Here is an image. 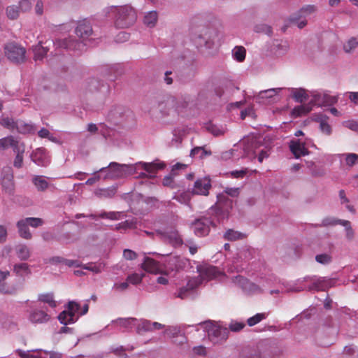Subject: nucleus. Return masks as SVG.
<instances>
[{
    "label": "nucleus",
    "instance_id": "obj_1",
    "mask_svg": "<svg viewBox=\"0 0 358 358\" xmlns=\"http://www.w3.org/2000/svg\"><path fill=\"white\" fill-rule=\"evenodd\" d=\"M336 280L332 278L326 277H318L316 275L306 276L296 280L292 285L283 283V286L286 288V292H301L307 289L308 291H325L326 289L334 287Z\"/></svg>",
    "mask_w": 358,
    "mask_h": 358
},
{
    "label": "nucleus",
    "instance_id": "obj_2",
    "mask_svg": "<svg viewBox=\"0 0 358 358\" xmlns=\"http://www.w3.org/2000/svg\"><path fill=\"white\" fill-rule=\"evenodd\" d=\"M192 39L199 45L211 48L220 41L219 32L205 25L193 26L191 28Z\"/></svg>",
    "mask_w": 358,
    "mask_h": 358
},
{
    "label": "nucleus",
    "instance_id": "obj_3",
    "mask_svg": "<svg viewBox=\"0 0 358 358\" xmlns=\"http://www.w3.org/2000/svg\"><path fill=\"white\" fill-rule=\"evenodd\" d=\"M99 171L106 173L103 176L104 180H115L135 174L136 173V166L134 164L110 162L108 166L101 168Z\"/></svg>",
    "mask_w": 358,
    "mask_h": 358
},
{
    "label": "nucleus",
    "instance_id": "obj_4",
    "mask_svg": "<svg viewBox=\"0 0 358 358\" xmlns=\"http://www.w3.org/2000/svg\"><path fill=\"white\" fill-rule=\"evenodd\" d=\"M115 14V24L117 28L124 29L133 25L136 19V10L129 5L109 8Z\"/></svg>",
    "mask_w": 358,
    "mask_h": 358
},
{
    "label": "nucleus",
    "instance_id": "obj_5",
    "mask_svg": "<svg viewBox=\"0 0 358 358\" xmlns=\"http://www.w3.org/2000/svg\"><path fill=\"white\" fill-rule=\"evenodd\" d=\"M271 279L262 280L260 285H257L243 276L237 275L233 278V282L241 287L247 294H263L268 287H271Z\"/></svg>",
    "mask_w": 358,
    "mask_h": 358
},
{
    "label": "nucleus",
    "instance_id": "obj_6",
    "mask_svg": "<svg viewBox=\"0 0 358 358\" xmlns=\"http://www.w3.org/2000/svg\"><path fill=\"white\" fill-rule=\"evenodd\" d=\"M202 325L208 334L209 340L214 344L225 341L228 337L229 330L226 327L211 322H206Z\"/></svg>",
    "mask_w": 358,
    "mask_h": 358
},
{
    "label": "nucleus",
    "instance_id": "obj_7",
    "mask_svg": "<svg viewBox=\"0 0 358 358\" xmlns=\"http://www.w3.org/2000/svg\"><path fill=\"white\" fill-rule=\"evenodd\" d=\"M80 308V305L78 303L74 301H69L66 309L58 315L59 321L64 325L75 323L81 316L80 312H79Z\"/></svg>",
    "mask_w": 358,
    "mask_h": 358
},
{
    "label": "nucleus",
    "instance_id": "obj_8",
    "mask_svg": "<svg viewBox=\"0 0 358 358\" xmlns=\"http://www.w3.org/2000/svg\"><path fill=\"white\" fill-rule=\"evenodd\" d=\"M7 58L15 64H21L25 61L26 50L15 43H8L4 48Z\"/></svg>",
    "mask_w": 358,
    "mask_h": 358
},
{
    "label": "nucleus",
    "instance_id": "obj_9",
    "mask_svg": "<svg viewBox=\"0 0 358 358\" xmlns=\"http://www.w3.org/2000/svg\"><path fill=\"white\" fill-rule=\"evenodd\" d=\"M176 97L173 96H167L158 103V110L161 114V117H176L178 113L176 108Z\"/></svg>",
    "mask_w": 358,
    "mask_h": 358
},
{
    "label": "nucleus",
    "instance_id": "obj_10",
    "mask_svg": "<svg viewBox=\"0 0 358 358\" xmlns=\"http://www.w3.org/2000/svg\"><path fill=\"white\" fill-rule=\"evenodd\" d=\"M211 225H215L214 219L203 217L196 220L192 224L191 228L196 236H204L208 234Z\"/></svg>",
    "mask_w": 358,
    "mask_h": 358
},
{
    "label": "nucleus",
    "instance_id": "obj_11",
    "mask_svg": "<svg viewBox=\"0 0 358 358\" xmlns=\"http://www.w3.org/2000/svg\"><path fill=\"white\" fill-rule=\"evenodd\" d=\"M156 234L162 241L174 246H178L182 244V238L175 229L167 228L164 231L157 230Z\"/></svg>",
    "mask_w": 358,
    "mask_h": 358
},
{
    "label": "nucleus",
    "instance_id": "obj_12",
    "mask_svg": "<svg viewBox=\"0 0 358 358\" xmlns=\"http://www.w3.org/2000/svg\"><path fill=\"white\" fill-rule=\"evenodd\" d=\"M197 271L202 282L211 280L223 275L217 267L212 265H200L197 266Z\"/></svg>",
    "mask_w": 358,
    "mask_h": 358
},
{
    "label": "nucleus",
    "instance_id": "obj_13",
    "mask_svg": "<svg viewBox=\"0 0 358 358\" xmlns=\"http://www.w3.org/2000/svg\"><path fill=\"white\" fill-rule=\"evenodd\" d=\"M224 198V195L218 196V203L217 204L216 208L215 209H210V211L211 215L215 214V218H216L219 222L228 217L229 210L231 208V201L228 199L226 200L225 204L222 206L221 201Z\"/></svg>",
    "mask_w": 358,
    "mask_h": 358
},
{
    "label": "nucleus",
    "instance_id": "obj_14",
    "mask_svg": "<svg viewBox=\"0 0 358 358\" xmlns=\"http://www.w3.org/2000/svg\"><path fill=\"white\" fill-rule=\"evenodd\" d=\"M31 159L35 164L41 166H47L50 162L46 150L43 148L34 150L31 155Z\"/></svg>",
    "mask_w": 358,
    "mask_h": 358
},
{
    "label": "nucleus",
    "instance_id": "obj_15",
    "mask_svg": "<svg viewBox=\"0 0 358 358\" xmlns=\"http://www.w3.org/2000/svg\"><path fill=\"white\" fill-rule=\"evenodd\" d=\"M3 172L2 187L6 193L12 194L15 189L12 170L10 168H6L3 169Z\"/></svg>",
    "mask_w": 358,
    "mask_h": 358
},
{
    "label": "nucleus",
    "instance_id": "obj_16",
    "mask_svg": "<svg viewBox=\"0 0 358 358\" xmlns=\"http://www.w3.org/2000/svg\"><path fill=\"white\" fill-rule=\"evenodd\" d=\"M201 284H202V280L199 275L197 277L190 278L188 280L187 285L180 289L177 296L182 299H185L188 296L189 291L196 289Z\"/></svg>",
    "mask_w": 358,
    "mask_h": 358
},
{
    "label": "nucleus",
    "instance_id": "obj_17",
    "mask_svg": "<svg viewBox=\"0 0 358 358\" xmlns=\"http://www.w3.org/2000/svg\"><path fill=\"white\" fill-rule=\"evenodd\" d=\"M134 165L136 166V171L141 167L150 174H155L158 170L163 169L166 164L164 162L155 161L151 163L139 162Z\"/></svg>",
    "mask_w": 358,
    "mask_h": 358
},
{
    "label": "nucleus",
    "instance_id": "obj_18",
    "mask_svg": "<svg viewBox=\"0 0 358 358\" xmlns=\"http://www.w3.org/2000/svg\"><path fill=\"white\" fill-rule=\"evenodd\" d=\"M210 187L211 185L209 179L206 178L198 179L194 182L192 194L206 196Z\"/></svg>",
    "mask_w": 358,
    "mask_h": 358
},
{
    "label": "nucleus",
    "instance_id": "obj_19",
    "mask_svg": "<svg viewBox=\"0 0 358 358\" xmlns=\"http://www.w3.org/2000/svg\"><path fill=\"white\" fill-rule=\"evenodd\" d=\"M23 121H14L13 119L8 117H3L0 120V124L3 127L10 130H17L20 133L25 134L27 129H22Z\"/></svg>",
    "mask_w": 358,
    "mask_h": 358
},
{
    "label": "nucleus",
    "instance_id": "obj_20",
    "mask_svg": "<svg viewBox=\"0 0 358 358\" xmlns=\"http://www.w3.org/2000/svg\"><path fill=\"white\" fill-rule=\"evenodd\" d=\"M282 90V88H271L262 90L254 96V99L257 103H265L266 102L269 101L271 99L274 97Z\"/></svg>",
    "mask_w": 358,
    "mask_h": 358
},
{
    "label": "nucleus",
    "instance_id": "obj_21",
    "mask_svg": "<svg viewBox=\"0 0 358 358\" xmlns=\"http://www.w3.org/2000/svg\"><path fill=\"white\" fill-rule=\"evenodd\" d=\"M164 326L157 322H151L147 320H143L136 324V331L138 334L145 331H153L155 330L161 329Z\"/></svg>",
    "mask_w": 358,
    "mask_h": 358
},
{
    "label": "nucleus",
    "instance_id": "obj_22",
    "mask_svg": "<svg viewBox=\"0 0 358 358\" xmlns=\"http://www.w3.org/2000/svg\"><path fill=\"white\" fill-rule=\"evenodd\" d=\"M289 147L292 153L297 159L309 153L308 149L305 147L304 143L301 142L299 140L294 139L290 141Z\"/></svg>",
    "mask_w": 358,
    "mask_h": 358
},
{
    "label": "nucleus",
    "instance_id": "obj_23",
    "mask_svg": "<svg viewBox=\"0 0 358 358\" xmlns=\"http://www.w3.org/2000/svg\"><path fill=\"white\" fill-rule=\"evenodd\" d=\"M92 26L87 21L80 22L76 29V35L83 39L88 38L92 34Z\"/></svg>",
    "mask_w": 358,
    "mask_h": 358
},
{
    "label": "nucleus",
    "instance_id": "obj_24",
    "mask_svg": "<svg viewBox=\"0 0 358 358\" xmlns=\"http://www.w3.org/2000/svg\"><path fill=\"white\" fill-rule=\"evenodd\" d=\"M141 267L144 271L152 273H158L162 272L159 263L148 257H145L144 258V261L141 264Z\"/></svg>",
    "mask_w": 358,
    "mask_h": 358
},
{
    "label": "nucleus",
    "instance_id": "obj_25",
    "mask_svg": "<svg viewBox=\"0 0 358 358\" xmlns=\"http://www.w3.org/2000/svg\"><path fill=\"white\" fill-rule=\"evenodd\" d=\"M10 273L8 271L0 270V293L5 294H15L16 293L15 288L8 287L4 281L10 276Z\"/></svg>",
    "mask_w": 358,
    "mask_h": 358
},
{
    "label": "nucleus",
    "instance_id": "obj_26",
    "mask_svg": "<svg viewBox=\"0 0 358 358\" xmlns=\"http://www.w3.org/2000/svg\"><path fill=\"white\" fill-rule=\"evenodd\" d=\"M57 47L69 50H78L81 45L80 43L77 42L72 38H64L63 40H57L55 43Z\"/></svg>",
    "mask_w": 358,
    "mask_h": 358
},
{
    "label": "nucleus",
    "instance_id": "obj_27",
    "mask_svg": "<svg viewBox=\"0 0 358 358\" xmlns=\"http://www.w3.org/2000/svg\"><path fill=\"white\" fill-rule=\"evenodd\" d=\"M29 320L33 323L47 322L50 317L45 311L41 310H34L29 315Z\"/></svg>",
    "mask_w": 358,
    "mask_h": 358
},
{
    "label": "nucleus",
    "instance_id": "obj_28",
    "mask_svg": "<svg viewBox=\"0 0 358 358\" xmlns=\"http://www.w3.org/2000/svg\"><path fill=\"white\" fill-rule=\"evenodd\" d=\"M192 101V96L187 94H181L176 97V108L178 114L185 109Z\"/></svg>",
    "mask_w": 358,
    "mask_h": 358
},
{
    "label": "nucleus",
    "instance_id": "obj_29",
    "mask_svg": "<svg viewBox=\"0 0 358 358\" xmlns=\"http://www.w3.org/2000/svg\"><path fill=\"white\" fill-rule=\"evenodd\" d=\"M28 227L29 224L24 219H22L17 222V227L20 237L27 240H30L32 238V235L29 231Z\"/></svg>",
    "mask_w": 358,
    "mask_h": 358
},
{
    "label": "nucleus",
    "instance_id": "obj_30",
    "mask_svg": "<svg viewBox=\"0 0 358 358\" xmlns=\"http://www.w3.org/2000/svg\"><path fill=\"white\" fill-rule=\"evenodd\" d=\"M31 182L38 192H45L49 187V183L43 176H33Z\"/></svg>",
    "mask_w": 358,
    "mask_h": 358
},
{
    "label": "nucleus",
    "instance_id": "obj_31",
    "mask_svg": "<svg viewBox=\"0 0 358 358\" xmlns=\"http://www.w3.org/2000/svg\"><path fill=\"white\" fill-rule=\"evenodd\" d=\"M255 254L256 250L254 248L249 246H243L239 249L237 255L241 260L249 261L255 257Z\"/></svg>",
    "mask_w": 358,
    "mask_h": 358
},
{
    "label": "nucleus",
    "instance_id": "obj_32",
    "mask_svg": "<svg viewBox=\"0 0 358 358\" xmlns=\"http://www.w3.org/2000/svg\"><path fill=\"white\" fill-rule=\"evenodd\" d=\"M290 91L293 99L298 103L305 102L309 98L306 90L303 88H292Z\"/></svg>",
    "mask_w": 358,
    "mask_h": 358
},
{
    "label": "nucleus",
    "instance_id": "obj_33",
    "mask_svg": "<svg viewBox=\"0 0 358 358\" xmlns=\"http://www.w3.org/2000/svg\"><path fill=\"white\" fill-rule=\"evenodd\" d=\"M13 272L20 277L28 275L31 273L29 265L27 263L15 264L13 266Z\"/></svg>",
    "mask_w": 358,
    "mask_h": 358
},
{
    "label": "nucleus",
    "instance_id": "obj_34",
    "mask_svg": "<svg viewBox=\"0 0 358 358\" xmlns=\"http://www.w3.org/2000/svg\"><path fill=\"white\" fill-rule=\"evenodd\" d=\"M15 252L17 257L22 261L27 260L31 256L30 249L24 244L17 245L15 248Z\"/></svg>",
    "mask_w": 358,
    "mask_h": 358
},
{
    "label": "nucleus",
    "instance_id": "obj_35",
    "mask_svg": "<svg viewBox=\"0 0 358 358\" xmlns=\"http://www.w3.org/2000/svg\"><path fill=\"white\" fill-rule=\"evenodd\" d=\"M223 237L225 240L229 241H236L238 240H242L245 238V234L234 229H228L224 234Z\"/></svg>",
    "mask_w": 358,
    "mask_h": 358
},
{
    "label": "nucleus",
    "instance_id": "obj_36",
    "mask_svg": "<svg viewBox=\"0 0 358 358\" xmlns=\"http://www.w3.org/2000/svg\"><path fill=\"white\" fill-rule=\"evenodd\" d=\"M158 20L157 11L152 10L145 13L143 19L144 24L148 27H154Z\"/></svg>",
    "mask_w": 358,
    "mask_h": 358
},
{
    "label": "nucleus",
    "instance_id": "obj_37",
    "mask_svg": "<svg viewBox=\"0 0 358 358\" xmlns=\"http://www.w3.org/2000/svg\"><path fill=\"white\" fill-rule=\"evenodd\" d=\"M105 266L106 265L103 262H91L86 264H83L82 268L97 274L101 273L104 270Z\"/></svg>",
    "mask_w": 358,
    "mask_h": 358
},
{
    "label": "nucleus",
    "instance_id": "obj_38",
    "mask_svg": "<svg viewBox=\"0 0 358 358\" xmlns=\"http://www.w3.org/2000/svg\"><path fill=\"white\" fill-rule=\"evenodd\" d=\"M232 57L238 62H243L246 56V50L243 46H235L231 52Z\"/></svg>",
    "mask_w": 358,
    "mask_h": 358
},
{
    "label": "nucleus",
    "instance_id": "obj_39",
    "mask_svg": "<svg viewBox=\"0 0 358 358\" xmlns=\"http://www.w3.org/2000/svg\"><path fill=\"white\" fill-rule=\"evenodd\" d=\"M326 95L327 92H312L311 96L313 99H311L310 103L319 106H324Z\"/></svg>",
    "mask_w": 358,
    "mask_h": 358
},
{
    "label": "nucleus",
    "instance_id": "obj_40",
    "mask_svg": "<svg viewBox=\"0 0 358 358\" xmlns=\"http://www.w3.org/2000/svg\"><path fill=\"white\" fill-rule=\"evenodd\" d=\"M180 258L178 257H170L166 262L165 268L166 271H176L180 268Z\"/></svg>",
    "mask_w": 358,
    "mask_h": 358
},
{
    "label": "nucleus",
    "instance_id": "obj_41",
    "mask_svg": "<svg viewBox=\"0 0 358 358\" xmlns=\"http://www.w3.org/2000/svg\"><path fill=\"white\" fill-rule=\"evenodd\" d=\"M312 110L311 103L306 105H300L295 107L292 111V114L294 117H299L303 115H306Z\"/></svg>",
    "mask_w": 358,
    "mask_h": 358
},
{
    "label": "nucleus",
    "instance_id": "obj_42",
    "mask_svg": "<svg viewBox=\"0 0 358 358\" xmlns=\"http://www.w3.org/2000/svg\"><path fill=\"white\" fill-rule=\"evenodd\" d=\"M338 223L345 227L346 238L352 241L355 237V231L351 227L350 222L345 220H338Z\"/></svg>",
    "mask_w": 358,
    "mask_h": 358
},
{
    "label": "nucleus",
    "instance_id": "obj_43",
    "mask_svg": "<svg viewBox=\"0 0 358 358\" xmlns=\"http://www.w3.org/2000/svg\"><path fill=\"white\" fill-rule=\"evenodd\" d=\"M206 129L215 136L223 135L226 131V129L224 127L218 126L210 122L206 124Z\"/></svg>",
    "mask_w": 358,
    "mask_h": 358
},
{
    "label": "nucleus",
    "instance_id": "obj_44",
    "mask_svg": "<svg viewBox=\"0 0 358 358\" xmlns=\"http://www.w3.org/2000/svg\"><path fill=\"white\" fill-rule=\"evenodd\" d=\"M33 51L35 61L42 60L48 52L47 48L42 46L41 42L34 48Z\"/></svg>",
    "mask_w": 358,
    "mask_h": 358
},
{
    "label": "nucleus",
    "instance_id": "obj_45",
    "mask_svg": "<svg viewBox=\"0 0 358 358\" xmlns=\"http://www.w3.org/2000/svg\"><path fill=\"white\" fill-rule=\"evenodd\" d=\"M38 299L40 301L48 303L52 308L57 306V303L54 299L52 293L41 294L38 295Z\"/></svg>",
    "mask_w": 358,
    "mask_h": 358
},
{
    "label": "nucleus",
    "instance_id": "obj_46",
    "mask_svg": "<svg viewBox=\"0 0 358 358\" xmlns=\"http://www.w3.org/2000/svg\"><path fill=\"white\" fill-rule=\"evenodd\" d=\"M358 47V36L352 37L343 45V50L347 53L352 52Z\"/></svg>",
    "mask_w": 358,
    "mask_h": 358
},
{
    "label": "nucleus",
    "instance_id": "obj_47",
    "mask_svg": "<svg viewBox=\"0 0 358 358\" xmlns=\"http://www.w3.org/2000/svg\"><path fill=\"white\" fill-rule=\"evenodd\" d=\"M339 199L341 201V203L342 205H345V208L352 213H355V209L352 205L350 203L349 199L347 198L345 195V192L344 190L341 189L339 191Z\"/></svg>",
    "mask_w": 358,
    "mask_h": 358
},
{
    "label": "nucleus",
    "instance_id": "obj_48",
    "mask_svg": "<svg viewBox=\"0 0 358 358\" xmlns=\"http://www.w3.org/2000/svg\"><path fill=\"white\" fill-rule=\"evenodd\" d=\"M13 145L10 148L13 149L15 154H24L25 152V145L24 143L18 140L17 138H13Z\"/></svg>",
    "mask_w": 358,
    "mask_h": 358
},
{
    "label": "nucleus",
    "instance_id": "obj_49",
    "mask_svg": "<svg viewBox=\"0 0 358 358\" xmlns=\"http://www.w3.org/2000/svg\"><path fill=\"white\" fill-rule=\"evenodd\" d=\"M267 315L268 314L266 313H257L254 316L249 317L247 320V323L250 327L255 326L263 320L266 319Z\"/></svg>",
    "mask_w": 358,
    "mask_h": 358
},
{
    "label": "nucleus",
    "instance_id": "obj_50",
    "mask_svg": "<svg viewBox=\"0 0 358 358\" xmlns=\"http://www.w3.org/2000/svg\"><path fill=\"white\" fill-rule=\"evenodd\" d=\"M123 215L122 212L120 211H110V212H103L99 214V217L103 219H108L110 220H118L121 218V215Z\"/></svg>",
    "mask_w": 358,
    "mask_h": 358
},
{
    "label": "nucleus",
    "instance_id": "obj_51",
    "mask_svg": "<svg viewBox=\"0 0 358 358\" xmlns=\"http://www.w3.org/2000/svg\"><path fill=\"white\" fill-rule=\"evenodd\" d=\"M301 18L302 17H300V15H299L298 13L297 14H294V15H292L288 19L289 24H294L299 29H302V28H303L306 25L307 22H306V20H300V19H301Z\"/></svg>",
    "mask_w": 358,
    "mask_h": 358
},
{
    "label": "nucleus",
    "instance_id": "obj_52",
    "mask_svg": "<svg viewBox=\"0 0 358 358\" xmlns=\"http://www.w3.org/2000/svg\"><path fill=\"white\" fill-rule=\"evenodd\" d=\"M341 157L345 159L346 164L349 166H352L355 164L358 163V155L357 154L345 153L341 155Z\"/></svg>",
    "mask_w": 358,
    "mask_h": 358
},
{
    "label": "nucleus",
    "instance_id": "obj_53",
    "mask_svg": "<svg viewBox=\"0 0 358 358\" xmlns=\"http://www.w3.org/2000/svg\"><path fill=\"white\" fill-rule=\"evenodd\" d=\"M144 276V273H134L131 275H129L127 278V280L129 282V284L130 283L131 285H136L141 282Z\"/></svg>",
    "mask_w": 358,
    "mask_h": 358
},
{
    "label": "nucleus",
    "instance_id": "obj_54",
    "mask_svg": "<svg viewBox=\"0 0 358 358\" xmlns=\"http://www.w3.org/2000/svg\"><path fill=\"white\" fill-rule=\"evenodd\" d=\"M315 261L319 264L327 265L332 262V257L328 253L320 254L315 256Z\"/></svg>",
    "mask_w": 358,
    "mask_h": 358
},
{
    "label": "nucleus",
    "instance_id": "obj_55",
    "mask_svg": "<svg viewBox=\"0 0 358 358\" xmlns=\"http://www.w3.org/2000/svg\"><path fill=\"white\" fill-rule=\"evenodd\" d=\"M173 199H176L182 204L189 205L191 199V195L189 192H184L179 195L174 196Z\"/></svg>",
    "mask_w": 358,
    "mask_h": 358
},
{
    "label": "nucleus",
    "instance_id": "obj_56",
    "mask_svg": "<svg viewBox=\"0 0 358 358\" xmlns=\"http://www.w3.org/2000/svg\"><path fill=\"white\" fill-rule=\"evenodd\" d=\"M13 136H8L0 139V150H5L10 148L13 142Z\"/></svg>",
    "mask_w": 358,
    "mask_h": 358
},
{
    "label": "nucleus",
    "instance_id": "obj_57",
    "mask_svg": "<svg viewBox=\"0 0 358 358\" xmlns=\"http://www.w3.org/2000/svg\"><path fill=\"white\" fill-rule=\"evenodd\" d=\"M176 175L170 173L169 175L166 176L162 180V184L165 187H168L171 189H174L176 187V182L174 181V177Z\"/></svg>",
    "mask_w": 358,
    "mask_h": 358
},
{
    "label": "nucleus",
    "instance_id": "obj_58",
    "mask_svg": "<svg viewBox=\"0 0 358 358\" xmlns=\"http://www.w3.org/2000/svg\"><path fill=\"white\" fill-rule=\"evenodd\" d=\"M6 15L10 20H15L19 16V8L16 6H10L6 8Z\"/></svg>",
    "mask_w": 358,
    "mask_h": 358
},
{
    "label": "nucleus",
    "instance_id": "obj_59",
    "mask_svg": "<svg viewBox=\"0 0 358 358\" xmlns=\"http://www.w3.org/2000/svg\"><path fill=\"white\" fill-rule=\"evenodd\" d=\"M317 10V8L314 5H307L303 7L298 13L300 15V17H306L308 15L314 13Z\"/></svg>",
    "mask_w": 358,
    "mask_h": 358
},
{
    "label": "nucleus",
    "instance_id": "obj_60",
    "mask_svg": "<svg viewBox=\"0 0 358 358\" xmlns=\"http://www.w3.org/2000/svg\"><path fill=\"white\" fill-rule=\"evenodd\" d=\"M205 155H210V152H207L203 147H196L190 152V156L192 157H199L202 158Z\"/></svg>",
    "mask_w": 358,
    "mask_h": 358
},
{
    "label": "nucleus",
    "instance_id": "obj_61",
    "mask_svg": "<svg viewBox=\"0 0 358 358\" xmlns=\"http://www.w3.org/2000/svg\"><path fill=\"white\" fill-rule=\"evenodd\" d=\"M180 333V327L177 326H171L168 327L164 334H166L170 338H174L176 336H178Z\"/></svg>",
    "mask_w": 358,
    "mask_h": 358
},
{
    "label": "nucleus",
    "instance_id": "obj_62",
    "mask_svg": "<svg viewBox=\"0 0 358 358\" xmlns=\"http://www.w3.org/2000/svg\"><path fill=\"white\" fill-rule=\"evenodd\" d=\"M320 128L322 132L327 136H329L332 132L331 127L325 119L320 120Z\"/></svg>",
    "mask_w": 358,
    "mask_h": 358
},
{
    "label": "nucleus",
    "instance_id": "obj_63",
    "mask_svg": "<svg viewBox=\"0 0 358 358\" xmlns=\"http://www.w3.org/2000/svg\"><path fill=\"white\" fill-rule=\"evenodd\" d=\"M136 322V319L135 318H127V319H118L117 322L121 327L125 328H130L132 325H136L135 322Z\"/></svg>",
    "mask_w": 358,
    "mask_h": 358
},
{
    "label": "nucleus",
    "instance_id": "obj_64",
    "mask_svg": "<svg viewBox=\"0 0 358 358\" xmlns=\"http://www.w3.org/2000/svg\"><path fill=\"white\" fill-rule=\"evenodd\" d=\"M27 220L29 226H31L34 228L38 227L43 224L44 222L41 218L38 217H27L24 218Z\"/></svg>",
    "mask_w": 358,
    "mask_h": 358
}]
</instances>
